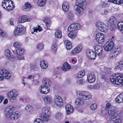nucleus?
<instances>
[{
	"label": "nucleus",
	"mask_w": 123,
	"mask_h": 123,
	"mask_svg": "<svg viewBox=\"0 0 123 123\" xmlns=\"http://www.w3.org/2000/svg\"><path fill=\"white\" fill-rule=\"evenodd\" d=\"M57 46V44L56 42H55L53 43V45L52 46L51 50L54 53H55L57 49L56 47Z\"/></svg>",
	"instance_id": "nucleus-39"
},
{
	"label": "nucleus",
	"mask_w": 123,
	"mask_h": 123,
	"mask_svg": "<svg viewBox=\"0 0 123 123\" xmlns=\"http://www.w3.org/2000/svg\"><path fill=\"white\" fill-rule=\"evenodd\" d=\"M18 60H24L25 59L24 57L23 56H20L18 58Z\"/></svg>",
	"instance_id": "nucleus-64"
},
{
	"label": "nucleus",
	"mask_w": 123,
	"mask_h": 123,
	"mask_svg": "<svg viewBox=\"0 0 123 123\" xmlns=\"http://www.w3.org/2000/svg\"><path fill=\"white\" fill-rule=\"evenodd\" d=\"M4 1L2 2V6L4 9H6V6L5 5V4H3V3H4Z\"/></svg>",
	"instance_id": "nucleus-63"
},
{
	"label": "nucleus",
	"mask_w": 123,
	"mask_h": 123,
	"mask_svg": "<svg viewBox=\"0 0 123 123\" xmlns=\"http://www.w3.org/2000/svg\"><path fill=\"white\" fill-rule=\"evenodd\" d=\"M25 50L22 48H19L17 49L16 52L19 55H23L25 54Z\"/></svg>",
	"instance_id": "nucleus-31"
},
{
	"label": "nucleus",
	"mask_w": 123,
	"mask_h": 123,
	"mask_svg": "<svg viewBox=\"0 0 123 123\" xmlns=\"http://www.w3.org/2000/svg\"><path fill=\"white\" fill-rule=\"evenodd\" d=\"M6 33L3 31L1 33V34H0V35L1 37H5L6 36Z\"/></svg>",
	"instance_id": "nucleus-60"
},
{
	"label": "nucleus",
	"mask_w": 123,
	"mask_h": 123,
	"mask_svg": "<svg viewBox=\"0 0 123 123\" xmlns=\"http://www.w3.org/2000/svg\"><path fill=\"white\" fill-rule=\"evenodd\" d=\"M32 107L30 105H26L25 107V110L27 111H30L32 109Z\"/></svg>",
	"instance_id": "nucleus-51"
},
{
	"label": "nucleus",
	"mask_w": 123,
	"mask_h": 123,
	"mask_svg": "<svg viewBox=\"0 0 123 123\" xmlns=\"http://www.w3.org/2000/svg\"><path fill=\"white\" fill-rule=\"evenodd\" d=\"M44 45L43 43H39L37 46V48L39 50H41L44 48Z\"/></svg>",
	"instance_id": "nucleus-47"
},
{
	"label": "nucleus",
	"mask_w": 123,
	"mask_h": 123,
	"mask_svg": "<svg viewBox=\"0 0 123 123\" xmlns=\"http://www.w3.org/2000/svg\"><path fill=\"white\" fill-rule=\"evenodd\" d=\"M31 7L30 4L28 2L26 3L24 7L23 10L25 11H29Z\"/></svg>",
	"instance_id": "nucleus-33"
},
{
	"label": "nucleus",
	"mask_w": 123,
	"mask_h": 123,
	"mask_svg": "<svg viewBox=\"0 0 123 123\" xmlns=\"http://www.w3.org/2000/svg\"><path fill=\"white\" fill-rule=\"evenodd\" d=\"M54 102L55 104L57 106H61L63 104L62 99L61 97L56 96H55L54 99Z\"/></svg>",
	"instance_id": "nucleus-14"
},
{
	"label": "nucleus",
	"mask_w": 123,
	"mask_h": 123,
	"mask_svg": "<svg viewBox=\"0 0 123 123\" xmlns=\"http://www.w3.org/2000/svg\"><path fill=\"white\" fill-rule=\"evenodd\" d=\"M86 54L88 57L91 59H95L97 55L93 51L90 49H87L86 51Z\"/></svg>",
	"instance_id": "nucleus-11"
},
{
	"label": "nucleus",
	"mask_w": 123,
	"mask_h": 123,
	"mask_svg": "<svg viewBox=\"0 0 123 123\" xmlns=\"http://www.w3.org/2000/svg\"><path fill=\"white\" fill-rule=\"evenodd\" d=\"M111 104L110 103H107L106 105V106L104 110H101V112L103 115H104L107 113V111L108 110L109 108H111Z\"/></svg>",
	"instance_id": "nucleus-24"
},
{
	"label": "nucleus",
	"mask_w": 123,
	"mask_h": 123,
	"mask_svg": "<svg viewBox=\"0 0 123 123\" xmlns=\"http://www.w3.org/2000/svg\"><path fill=\"white\" fill-rule=\"evenodd\" d=\"M83 80L82 78L77 80V83L78 84H83Z\"/></svg>",
	"instance_id": "nucleus-57"
},
{
	"label": "nucleus",
	"mask_w": 123,
	"mask_h": 123,
	"mask_svg": "<svg viewBox=\"0 0 123 123\" xmlns=\"http://www.w3.org/2000/svg\"><path fill=\"white\" fill-rule=\"evenodd\" d=\"M41 118L44 121L46 122H47L49 120L50 118V116L47 115L41 114Z\"/></svg>",
	"instance_id": "nucleus-37"
},
{
	"label": "nucleus",
	"mask_w": 123,
	"mask_h": 123,
	"mask_svg": "<svg viewBox=\"0 0 123 123\" xmlns=\"http://www.w3.org/2000/svg\"><path fill=\"white\" fill-rule=\"evenodd\" d=\"M116 101L118 103L123 102V93L118 95L116 98Z\"/></svg>",
	"instance_id": "nucleus-27"
},
{
	"label": "nucleus",
	"mask_w": 123,
	"mask_h": 123,
	"mask_svg": "<svg viewBox=\"0 0 123 123\" xmlns=\"http://www.w3.org/2000/svg\"><path fill=\"white\" fill-rule=\"evenodd\" d=\"M55 35L56 37L61 38L62 37L61 31L60 30L56 31L55 33Z\"/></svg>",
	"instance_id": "nucleus-38"
},
{
	"label": "nucleus",
	"mask_w": 123,
	"mask_h": 123,
	"mask_svg": "<svg viewBox=\"0 0 123 123\" xmlns=\"http://www.w3.org/2000/svg\"><path fill=\"white\" fill-rule=\"evenodd\" d=\"M0 74L3 76L5 78L7 79H9L11 77L10 74L5 69L0 70Z\"/></svg>",
	"instance_id": "nucleus-17"
},
{
	"label": "nucleus",
	"mask_w": 123,
	"mask_h": 123,
	"mask_svg": "<svg viewBox=\"0 0 123 123\" xmlns=\"http://www.w3.org/2000/svg\"><path fill=\"white\" fill-rule=\"evenodd\" d=\"M108 12V11L107 10H104V13H102L103 15H106L107 14Z\"/></svg>",
	"instance_id": "nucleus-62"
},
{
	"label": "nucleus",
	"mask_w": 123,
	"mask_h": 123,
	"mask_svg": "<svg viewBox=\"0 0 123 123\" xmlns=\"http://www.w3.org/2000/svg\"><path fill=\"white\" fill-rule=\"evenodd\" d=\"M118 65L115 67V68L119 70L123 69V60L119 61L118 62Z\"/></svg>",
	"instance_id": "nucleus-34"
},
{
	"label": "nucleus",
	"mask_w": 123,
	"mask_h": 123,
	"mask_svg": "<svg viewBox=\"0 0 123 123\" xmlns=\"http://www.w3.org/2000/svg\"><path fill=\"white\" fill-rule=\"evenodd\" d=\"M70 66L68 63H65L62 67V69L65 71H67L70 69Z\"/></svg>",
	"instance_id": "nucleus-29"
},
{
	"label": "nucleus",
	"mask_w": 123,
	"mask_h": 123,
	"mask_svg": "<svg viewBox=\"0 0 123 123\" xmlns=\"http://www.w3.org/2000/svg\"><path fill=\"white\" fill-rule=\"evenodd\" d=\"M49 90L48 87H46L43 85L41 86V89H40L41 92L45 94L48 93L49 92Z\"/></svg>",
	"instance_id": "nucleus-19"
},
{
	"label": "nucleus",
	"mask_w": 123,
	"mask_h": 123,
	"mask_svg": "<svg viewBox=\"0 0 123 123\" xmlns=\"http://www.w3.org/2000/svg\"><path fill=\"white\" fill-rule=\"evenodd\" d=\"M111 116L109 118V120L110 122L111 121H114L117 118V116H115L114 115H111Z\"/></svg>",
	"instance_id": "nucleus-49"
},
{
	"label": "nucleus",
	"mask_w": 123,
	"mask_h": 123,
	"mask_svg": "<svg viewBox=\"0 0 123 123\" xmlns=\"http://www.w3.org/2000/svg\"><path fill=\"white\" fill-rule=\"evenodd\" d=\"M43 21L46 24L47 29H49L50 26V24L51 23L50 20L49 18H46L43 20Z\"/></svg>",
	"instance_id": "nucleus-25"
},
{
	"label": "nucleus",
	"mask_w": 123,
	"mask_h": 123,
	"mask_svg": "<svg viewBox=\"0 0 123 123\" xmlns=\"http://www.w3.org/2000/svg\"><path fill=\"white\" fill-rule=\"evenodd\" d=\"M65 108L67 113L69 114L72 113L73 111V107L69 104H67L65 106Z\"/></svg>",
	"instance_id": "nucleus-23"
},
{
	"label": "nucleus",
	"mask_w": 123,
	"mask_h": 123,
	"mask_svg": "<svg viewBox=\"0 0 123 123\" xmlns=\"http://www.w3.org/2000/svg\"><path fill=\"white\" fill-rule=\"evenodd\" d=\"M4 3H3V4H5V6H6V2H7V1H8L9 2V1H11V3H13V2L12 1V0H4Z\"/></svg>",
	"instance_id": "nucleus-61"
},
{
	"label": "nucleus",
	"mask_w": 123,
	"mask_h": 123,
	"mask_svg": "<svg viewBox=\"0 0 123 123\" xmlns=\"http://www.w3.org/2000/svg\"><path fill=\"white\" fill-rule=\"evenodd\" d=\"M43 100L45 103L49 104L52 103V97L50 96H47L44 97Z\"/></svg>",
	"instance_id": "nucleus-21"
},
{
	"label": "nucleus",
	"mask_w": 123,
	"mask_h": 123,
	"mask_svg": "<svg viewBox=\"0 0 123 123\" xmlns=\"http://www.w3.org/2000/svg\"><path fill=\"white\" fill-rule=\"evenodd\" d=\"M18 95V93L17 91L14 92L12 91H11L8 94L9 101L11 102H14L16 101V98Z\"/></svg>",
	"instance_id": "nucleus-7"
},
{
	"label": "nucleus",
	"mask_w": 123,
	"mask_h": 123,
	"mask_svg": "<svg viewBox=\"0 0 123 123\" xmlns=\"http://www.w3.org/2000/svg\"><path fill=\"white\" fill-rule=\"evenodd\" d=\"M34 123H44L43 121L39 118L36 119L34 121Z\"/></svg>",
	"instance_id": "nucleus-54"
},
{
	"label": "nucleus",
	"mask_w": 123,
	"mask_h": 123,
	"mask_svg": "<svg viewBox=\"0 0 123 123\" xmlns=\"http://www.w3.org/2000/svg\"><path fill=\"white\" fill-rule=\"evenodd\" d=\"M64 44L66 46V48L68 50H69L72 48L71 42L69 40H66L64 42Z\"/></svg>",
	"instance_id": "nucleus-28"
},
{
	"label": "nucleus",
	"mask_w": 123,
	"mask_h": 123,
	"mask_svg": "<svg viewBox=\"0 0 123 123\" xmlns=\"http://www.w3.org/2000/svg\"><path fill=\"white\" fill-rule=\"evenodd\" d=\"M87 81L90 83L94 82L96 78L93 72H91L87 76Z\"/></svg>",
	"instance_id": "nucleus-16"
},
{
	"label": "nucleus",
	"mask_w": 123,
	"mask_h": 123,
	"mask_svg": "<svg viewBox=\"0 0 123 123\" xmlns=\"http://www.w3.org/2000/svg\"><path fill=\"white\" fill-rule=\"evenodd\" d=\"M24 27L21 25H19L17 27L14 31V34L16 36L21 35L24 32Z\"/></svg>",
	"instance_id": "nucleus-6"
},
{
	"label": "nucleus",
	"mask_w": 123,
	"mask_h": 123,
	"mask_svg": "<svg viewBox=\"0 0 123 123\" xmlns=\"http://www.w3.org/2000/svg\"><path fill=\"white\" fill-rule=\"evenodd\" d=\"M95 53L96 55H97L99 58L100 59L102 58L103 48L102 47L98 45H96L94 47Z\"/></svg>",
	"instance_id": "nucleus-8"
},
{
	"label": "nucleus",
	"mask_w": 123,
	"mask_h": 123,
	"mask_svg": "<svg viewBox=\"0 0 123 123\" xmlns=\"http://www.w3.org/2000/svg\"><path fill=\"white\" fill-rule=\"evenodd\" d=\"M96 26L98 29L103 32H105L106 28V25L102 22H98L96 23Z\"/></svg>",
	"instance_id": "nucleus-15"
},
{
	"label": "nucleus",
	"mask_w": 123,
	"mask_h": 123,
	"mask_svg": "<svg viewBox=\"0 0 123 123\" xmlns=\"http://www.w3.org/2000/svg\"><path fill=\"white\" fill-rule=\"evenodd\" d=\"M121 50V47L117 46L115 47L112 51V52L111 54V58H114L118 55L120 52Z\"/></svg>",
	"instance_id": "nucleus-9"
},
{
	"label": "nucleus",
	"mask_w": 123,
	"mask_h": 123,
	"mask_svg": "<svg viewBox=\"0 0 123 123\" xmlns=\"http://www.w3.org/2000/svg\"><path fill=\"white\" fill-rule=\"evenodd\" d=\"M122 22H119L117 24V29L123 33V25Z\"/></svg>",
	"instance_id": "nucleus-35"
},
{
	"label": "nucleus",
	"mask_w": 123,
	"mask_h": 123,
	"mask_svg": "<svg viewBox=\"0 0 123 123\" xmlns=\"http://www.w3.org/2000/svg\"><path fill=\"white\" fill-rule=\"evenodd\" d=\"M121 120L119 118H117L114 122V123H121Z\"/></svg>",
	"instance_id": "nucleus-59"
},
{
	"label": "nucleus",
	"mask_w": 123,
	"mask_h": 123,
	"mask_svg": "<svg viewBox=\"0 0 123 123\" xmlns=\"http://www.w3.org/2000/svg\"><path fill=\"white\" fill-rule=\"evenodd\" d=\"M100 5L102 7H106L107 4L105 2H102L101 3Z\"/></svg>",
	"instance_id": "nucleus-58"
},
{
	"label": "nucleus",
	"mask_w": 123,
	"mask_h": 123,
	"mask_svg": "<svg viewBox=\"0 0 123 123\" xmlns=\"http://www.w3.org/2000/svg\"><path fill=\"white\" fill-rule=\"evenodd\" d=\"M121 111L119 110L117 108L116 110V111L115 112V113L113 115L115 116H118L120 117L121 115Z\"/></svg>",
	"instance_id": "nucleus-46"
},
{
	"label": "nucleus",
	"mask_w": 123,
	"mask_h": 123,
	"mask_svg": "<svg viewBox=\"0 0 123 123\" xmlns=\"http://www.w3.org/2000/svg\"><path fill=\"white\" fill-rule=\"evenodd\" d=\"M114 45L113 40L111 39H110L105 43L104 46V49L106 51H110L113 49Z\"/></svg>",
	"instance_id": "nucleus-5"
},
{
	"label": "nucleus",
	"mask_w": 123,
	"mask_h": 123,
	"mask_svg": "<svg viewBox=\"0 0 123 123\" xmlns=\"http://www.w3.org/2000/svg\"><path fill=\"white\" fill-rule=\"evenodd\" d=\"M77 33L76 32H70L68 34V36L70 38H74L76 36Z\"/></svg>",
	"instance_id": "nucleus-42"
},
{
	"label": "nucleus",
	"mask_w": 123,
	"mask_h": 123,
	"mask_svg": "<svg viewBox=\"0 0 123 123\" xmlns=\"http://www.w3.org/2000/svg\"><path fill=\"white\" fill-rule=\"evenodd\" d=\"M74 17V15L73 13L70 12L68 13V17L70 19L72 20Z\"/></svg>",
	"instance_id": "nucleus-52"
},
{
	"label": "nucleus",
	"mask_w": 123,
	"mask_h": 123,
	"mask_svg": "<svg viewBox=\"0 0 123 123\" xmlns=\"http://www.w3.org/2000/svg\"><path fill=\"white\" fill-rule=\"evenodd\" d=\"M5 54L6 56L7 57L8 59L11 58L10 51L9 50L6 49V50L5 52Z\"/></svg>",
	"instance_id": "nucleus-43"
},
{
	"label": "nucleus",
	"mask_w": 123,
	"mask_h": 123,
	"mask_svg": "<svg viewBox=\"0 0 123 123\" xmlns=\"http://www.w3.org/2000/svg\"><path fill=\"white\" fill-rule=\"evenodd\" d=\"M69 3L67 1H66L64 2L62 6V9L64 12H67L69 7Z\"/></svg>",
	"instance_id": "nucleus-20"
},
{
	"label": "nucleus",
	"mask_w": 123,
	"mask_h": 123,
	"mask_svg": "<svg viewBox=\"0 0 123 123\" xmlns=\"http://www.w3.org/2000/svg\"><path fill=\"white\" fill-rule=\"evenodd\" d=\"M89 94L88 92L84 91L77 92V95L80 98H77L76 99L75 102L76 105L77 106H80L84 104V101L81 98L85 100H89L91 98L92 95Z\"/></svg>",
	"instance_id": "nucleus-1"
},
{
	"label": "nucleus",
	"mask_w": 123,
	"mask_h": 123,
	"mask_svg": "<svg viewBox=\"0 0 123 123\" xmlns=\"http://www.w3.org/2000/svg\"><path fill=\"white\" fill-rule=\"evenodd\" d=\"M109 2L115 4L121 5L123 3V0H108Z\"/></svg>",
	"instance_id": "nucleus-32"
},
{
	"label": "nucleus",
	"mask_w": 123,
	"mask_h": 123,
	"mask_svg": "<svg viewBox=\"0 0 123 123\" xmlns=\"http://www.w3.org/2000/svg\"><path fill=\"white\" fill-rule=\"evenodd\" d=\"M97 107V104H94L91 105L90 108L92 110H95Z\"/></svg>",
	"instance_id": "nucleus-55"
},
{
	"label": "nucleus",
	"mask_w": 123,
	"mask_h": 123,
	"mask_svg": "<svg viewBox=\"0 0 123 123\" xmlns=\"http://www.w3.org/2000/svg\"><path fill=\"white\" fill-rule=\"evenodd\" d=\"M83 49V47L82 45L80 44L72 50V53L73 55L76 54L80 52Z\"/></svg>",
	"instance_id": "nucleus-18"
},
{
	"label": "nucleus",
	"mask_w": 123,
	"mask_h": 123,
	"mask_svg": "<svg viewBox=\"0 0 123 123\" xmlns=\"http://www.w3.org/2000/svg\"><path fill=\"white\" fill-rule=\"evenodd\" d=\"M80 27L81 26L80 24L75 23L71 24L68 27V31L71 32L79 30Z\"/></svg>",
	"instance_id": "nucleus-10"
},
{
	"label": "nucleus",
	"mask_w": 123,
	"mask_h": 123,
	"mask_svg": "<svg viewBox=\"0 0 123 123\" xmlns=\"http://www.w3.org/2000/svg\"><path fill=\"white\" fill-rule=\"evenodd\" d=\"M104 35L102 33H98L96 35V40L98 43H103L105 40Z\"/></svg>",
	"instance_id": "nucleus-12"
},
{
	"label": "nucleus",
	"mask_w": 123,
	"mask_h": 123,
	"mask_svg": "<svg viewBox=\"0 0 123 123\" xmlns=\"http://www.w3.org/2000/svg\"><path fill=\"white\" fill-rule=\"evenodd\" d=\"M117 108L113 106L109 108L107 111V113L110 115H113Z\"/></svg>",
	"instance_id": "nucleus-22"
},
{
	"label": "nucleus",
	"mask_w": 123,
	"mask_h": 123,
	"mask_svg": "<svg viewBox=\"0 0 123 123\" xmlns=\"http://www.w3.org/2000/svg\"><path fill=\"white\" fill-rule=\"evenodd\" d=\"M40 65L41 67L43 69H46L48 67V64H47V62L44 61H41L40 62Z\"/></svg>",
	"instance_id": "nucleus-36"
},
{
	"label": "nucleus",
	"mask_w": 123,
	"mask_h": 123,
	"mask_svg": "<svg viewBox=\"0 0 123 123\" xmlns=\"http://www.w3.org/2000/svg\"><path fill=\"white\" fill-rule=\"evenodd\" d=\"M19 20L20 22L23 23L26 21H30L31 19L28 18L27 16H25L20 17L19 18Z\"/></svg>",
	"instance_id": "nucleus-26"
},
{
	"label": "nucleus",
	"mask_w": 123,
	"mask_h": 123,
	"mask_svg": "<svg viewBox=\"0 0 123 123\" xmlns=\"http://www.w3.org/2000/svg\"><path fill=\"white\" fill-rule=\"evenodd\" d=\"M116 20H114L113 19L108 21L107 23V27L111 31L115 30L116 29V26L115 24Z\"/></svg>",
	"instance_id": "nucleus-13"
},
{
	"label": "nucleus",
	"mask_w": 123,
	"mask_h": 123,
	"mask_svg": "<svg viewBox=\"0 0 123 123\" xmlns=\"http://www.w3.org/2000/svg\"><path fill=\"white\" fill-rule=\"evenodd\" d=\"M42 114L44 115H48L50 116L51 115V113L49 110L47 109L45 110L44 112L42 113Z\"/></svg>",
	"instance_id": "nucleus-50"
},
{
	"label": "nucleus",
	"mask_w": 123,
	"mask_h": 123,
	"mask_svg": "<svg viewBox=\"0 0 123 123\" xmlns=\"http://www.w3.org/2000/svg\"><path fill=\"white\" fill-rule=\"evenodd\" d=\"M78 76L76 77V78L77 79L78 78H81L82 77H83L85 74V73L84 70L80 71L78 74Z\"/></svg>",
	"instance_id": "nucleus-41"
},
{
	"label": "nucleus",
	"mask_w": 123,
	"mask_h": 123,
	"mask_svg": "<svg viewBox=\"0 0 123 123\" xmlns=\"http://www.w3.org/2000/svg\"><path fill=\"white\" fill-rule=\"evenodd\" d=\"M38 30H39V31H41L42 30V28L40 27V28H37V27H34V28H33V29L32 30V31H31V33L32 34H34V32H37V31Z\"/></svg>",
	"instance_id": "nucleus-44"
},
{
	"label": "nucleus",
	"mask_w": 123,
	"mask_h": 123,
	"mask_svg": "<svg viewBox=\"0 0 123 123\" xmlns=\"http://www.w3.org/2000/svg\"><path fill=\"white\" fill-rule=\"evenodd\" d=\"M5 6H6V10L7 11H9L12 10L14 7V6L13 5V6L12 7L10 5H8V6H7L6 5Z\"/></svg>",
	"instance_id": "nucleus-53"
},
{
	"label": "nucleus",
	"mask_w": 123,
	"mask_h": 123,
	"mask_svg": "<svg viewBox=\"0 0 123 123\" xmlns=\"http://www.w3.org/2000/svg\"><path fill=\"white\" fill-rule=\"evenodd\" d=\"M14 108L12 106H9L6 108L5 110V114L6 117L10 118L12 120L17 119L20 115L17 112H13Z\"/></svg>",
	"instance_id": "nucleus-2"
},
{
	"label": "nucleus",
	"mask_w": 123,
	"mask_h": 123,
	"mask_svg": "<svg viewBox=\"0 0 123 123\" xmlns=\"http://www.w3.org/2000/svg\"><path fill=\"white\" fill-rule=\"evenodd\" d=\"M43 85L46 87H50L51 84L50 82L47 79H46L45 80L43 81Z\"/></svg>",
	"instance_id": "nucleus-30"
},
{
	"label": "nucleus",
	"mask_w": 123,
	"mask_h": 123,
	"mask_svg": "<svg viewBox=\"0 0 123 123\" xmlns=\"http://www.w3.org/2000/svg\"><path fill=\"white\" fill-rule=\"evenodd\" d=\"M76 5L74 7V10L76 13L79 14L82 13L86 7V3L85 0H77Z\"/></svg>",
	"instance_id": "nucleus-3"
},
{
	"label": "nucleus",
	"mask_w": 123,
	"mask_h": 123,
	"mask_svg": "<svg viewBox=\"0 0 123 123\" xmlns=\"http://www.w3.org/2000/svg\"><path fill=\"white\" fill-rule=\"evenodd\" d=\"M111 80L115 84H120L123 86V75L120 73L116 74L114 76H111Z\"/></svg>",
	"instance_id": "nucleus-4"
},
{
	"label": "nucleus",
	"mask_w": 123,
	"mask_h": 123,
	"mask_svg": "<svg viewBox=\"0 0 123 123\" xmlns=\"http://www.w3.org/2000/svg\"><path fill=\"white\" fill-rule=\"evenodd\" d=\"M55 118L58 119H60L62 118V115L60 112H58L56 113L55 116Z\"/></svg>",
	"instance_id": "nucleus-48"
},
{
	"label": "nucleus",
	"mask_w": 123,
	"mask_h": 123,
	"mask_svg": "<svg viewBox=\"0 0 123 123\" xmlns=\"http://www.w3.org/2000/svg\"><path fill=\"white\" fill-rule=\"evenodd\" d=\"M47 0H38V5L41 6H43L45 5Z\"/></svg>",
	"instance_id": "nucleus-40"
},
{
	"label": "nucleus",
	"mask_w": 123,
	"mask_h": 123,
	"mask_svg": "<svg viewBox=\"0 0 123 123\" xmlns=\"http://www.w3.org/2000/svg\"><path fill=\"white\" fill-rule=\"evenodd\" d=\"M22 46V44L18 42H15L14 43L13 46L15 48H19Z\"/></svg>",
	"instance_id": "nucleus-45"
},
{
	"label": "nucleus",
	"mask_w": 123,
	"mask_h": 123,
	"mask_svg": "<svg viewBox=\"0 0 123 123\" xmlns=\"http://www.w3.org/2000/svg\"><path fill=\"white\" fill-rule=\"evenodd\" d=\"M30 68L31 70L36 71L37 69V66L35 65H31L30 67Z\"/></svg>",
	"instance_id": "nucleus-56"
}]
</instances>
